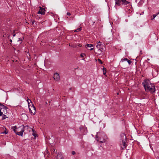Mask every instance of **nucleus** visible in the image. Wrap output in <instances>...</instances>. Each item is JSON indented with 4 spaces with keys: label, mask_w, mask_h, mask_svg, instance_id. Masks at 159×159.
Masks as SVG:
<instances>
[{
    "label": "nucleus",
    "mask_w": 159,
    "mask_h": 159,
    "mask_svg": "<svg viewBox=\"0 0 159 159\" xmlns=\"http://www.w3.org/2000/svg\"><path fill=\"white\" fill-rule=\"evenodd\" d=\"M142 84L146 91H149L151 93H153L155 92V86L151 83L149 80H145Z\"/></svg>",
    "instance_id": "f257e3e1"
},
{
    "label": "nucleus",
    "mask_w": 159,
    "mask_h": 159,
    "mask_svg": "<svg viewBox=\"0 0 159 159\" xmlns=\"http://www.w3.org/2000/svg\"><path fill=\"white\" fill-rule=\"evenodd\" d=\"M24 126H21L17 128V126L16 125L12 127L11 129L16 134L22 136L23 133L24 131Z\"/></svg>",
    "instance_id": "f03ea898"
},
{
    "label": "nucleus",
    "mask_w": 159,
    "mask_h": 159,
    "mask_svg": "<svg viewBox=\"0 0 159 159\" xmlns=\"http://www.w3.org/2000/svg\"><path fill=\"white\" fill-rule=\"evenodd\" d=\"M97 140L101 143H105L107 138V136L103 132L97 133L96 135Z\"/></svg>",
    "instance_id": "7ed1b4c3"
},
{
    "label": "nucleus",
    "mask_w": 159,
    "mask_h": 159,
    "mask_svg": "<svg viewBox=\"0 0 159 159\" xmlns=\"http://www.w3.org/2000/svg\"><path fill=\"white\" fill-rule=\"evenodd\" d=\"M115 5L118 6H121V5H126L129 3V2L126 0H115Z\"/></svg>",
    "instance_id": "20e7f679"
},
{
    "label": "nucleus",
    "mask_w": 159,
    "mask_h": 159,
    "mask_svg": "<svg viewBox=\"0 0 159 159\" xmlns=\"http://www.w3.org/2000/svg\"><path fill=\"white\" fill-rule=\"evenodd\" d=\"M120 136L121 137V139L122 140V143L121 147L122 149H124L126 147V137L124 133H122L120 134Z\"/></svg>",
    "instance_id": "39448f33"
},
{
    "label": "nucleus",
    "mask_w": 159,
    "mask_h": 159,
    "mask_svg": "<svg viewBox=\"0 0 159 159\" xmlns=\"http://www.w3.org/2000/svg\"><path fill=\"white\" fill-rule=\"evenodd\" d=\"M7 107L5 106L4 105L0 104V116H2L3 113L6 114L7 113Z\"/></svg>",
    "instance_id": "423d86ee"
},
{
    "label": "nucleus",
    "mask_w": 159,
    "mask_h": 159,
    "mask_svg": "<svg viewBox=\"0 0 159 159\" xmlns=\"http://www.w3.org/2000/svg\"><path fill=\"white\" fill-rule=\"evenodd\" d=\"M29 108L30 112L33 114L34 115L36 111V109L34 104H32L31 106L29 107Z\"/></svg>",
    "instance_id": "0eeeda50"
},
{
    "label": "nucleus",
    "mask_w": 159,
    "mask_h": 159,
    "mask_svg": "<svg viewBox=\"0 0 159 159\" xmlns=\"http://www.w3.org/2000/svg\"><path fill=\"white\" fill-rule=\"evenodd\" d=\"M54 79L56 81H58L60 79V76L59 74L57 73H55L54 74Z\"/></svg>",
    "instance_id": "6e6552de"
},
{
    "label": "nucleus",
    "mask_w": 159,
    "mask_h": 159,
    "mask_svg": "<svg viewBox=\"0 0 159 159\" xmlns=\"http://www.w3.org/2000/svg\"><path fill=\"white\" fill-rule=\"evenodd\" d=\"M45 10L44 8L40 7L39 9L38 12V14H40L42 15H44L45 14Z\"/></svg>",
    "instance_id": "1a4fd4ad"
},
{
    "label": "nucleus",
    "mask_w": 159,
    "mask_h": 159,
    "mask_svg": "<svg viewBox=\"0 0 159 159\" xmlns=\"http://www.w3.org/2000/svg\"><path fill=\"white\" fill-rule=\"evenodd\" d=\"M56 159H63V157L61 153H58L57 157Z\"/></svg>",
    "instance_id": "9d476101"
},
{
    "label": "nucleus",
    "mask_w": 159,
    "mask_h": 159,
    "mask_svg": "<svg viewBox=\"0 0 159 159\" xmlns=\"http://www.w3.org/2000/svg\"><path fill=\"white\" fill-rule=\"evenodd\" d=\"M86 46L88 48H90L93 47H94V46L92 44H87L86 45Z\"/></svg>",
    "instance_id": "9b49d317"
},
{
    "label": "nucleus",
    "mask_w": 159,
    "mask_h": 159,
    "mask_svg": "<svg viewBox=\"0 0 159 159\" xmlns=\"http://www.w3.org/2000/svg\"><path fill=\"white\" fill-rule=\"evenodd\" d=\"M27 101L28 102V107L30 106V103H31L32 104H33L32 103V102L31 101V100L29 99H28L27 100Z\"/></svg>",
    "instance_id": "f8f14e48"
},
{
    "label": "nucleus",
    "mask_w": 159,
    "mask_h": 159,
    "mask_svg": "<svg viewBox=\"0 0 159 159\" xmlns=\"http://www.w3.org/2000/svg\"><path fill=\"white\" fill-rule=\"evenodd\" d=\"M128 60V59L126 58H125L124 59H121L120 61V62L121 63H123L124 61H127Z\"/></svg>",
    "instance_id": "ddd939ff"
},
{
    "label": "nucleus",
    "mask_w": 159,
    "mask_h": 159,
    "mask_svg": "<svg viewBox=\"0 0 159 159\" xmlns=\"http://www.w3.org/2000/svg\"><path fill=\"white\" fill-rule=\"evenodd\" d=\"M102 70H103V74L104 75H105L106 74V69L105 68H104Z\"/></svg>",
    "instance_id": "4468645a"
},
{
    "label": "nucleus",
    "mask_w": 159,
    "mask_h": 159,
    "mask_svg": "<svg viewBox=\"0 0 159 159\" xmlns=\"http://www.w3.org/2000/svg\"><path fill=\"white\" fill-rule=\"evenodd\" d=\"M102 45L101 44H98L96 46V47L98 48H100L101 47V46Z\"/></svg>",
    "instance_id": "2eb2a0df"
},
{
    "label": "nucleus",
    "mask_w": 159,
    "mask_h": 159,
    "mask_svg": "<svg viewBox=\"0 0 159 159\" xmlns=\"http://www.w3.org/2000/svg\"><path fill=\"white\" fill-rule=\"evenodd\" d=\"M159 14V12L157 14L153 15V18H152V20L154 19Z\"/></svg>",
    "instance_id": "dca6fc26"
},
{
    "label": "nucleus",
    "mask_w": 159,
    "mask_h": 159,
    "mask_svg": "<svg viewBox=\"0 0 159 159\" xmlns=\"http://www.w3.org/2000/svg\"><path fill=\"white\" fill-rule=\"evenodd\" d=\"M81 30V28H78L76 30H74V31L75 32H79Z\"/></svg>",
    "instance_id": "f3484780"
},
{
    "label": "nucleus",
    "mask_w": 159,
    "mask_h": 159,
    "mask_svg": "<svg viewBox=\"0 0 159 159\" xmlns=\"http://www.w3.org/2000/svg\"><path fill=\"white\" fill-rule=\"evenodd\" d=\"M32 131L33 132V134H32V135L35 137V136H36V134L35 133H34V132L35 131L33 129H32Z\"/></svg>",
    "instance_id": "a211bd4d"
},
{
    "label": "nucleus",
    "mask_w": 159,
    "mask_h": 159,
    "mask_svg": "<svg viewBox=\"0 0 159 159\" xmlns=\"http://www.w3.org/2000/svg\"><path fill=\"white\" fill-rule=\"evenodd\" d=\"M84 55H85L84 53H82L80 55V57L82 58H83Z\"/></svg>",
    "instance_id": "6ab92c4d"
},
{
    "label": "nucleus",
    "mask_w": 159,
    "mask_h": 159,
    "mask_svg": "<svg viewBox=\"0 0 159 159\" xmlns=\"http://www.w3.org/2000/svg\"><path fill=\"white\" fill-rule=\"evenodd\" d=\"M127 61L129 65H130L131 64V61L130 60H129L128 59V60H127Z\"/></svg>",
    "instance_id": "aec40b11"
},
{
    "label": "nucleus",
    "mask_w": 159,
    "mask_h": 159,
    "mask_svg": "<svg viewBox=\"0 0 159 159\" xmlns=\"http://www.w3.org/2000/svg\"><path fill=\"white\" fill-rule=\"evenodd\" d=\"M7 133H8V132L7 131H5V132H2L1 133V134H7Z\"/></svg>",
    "instance_id": "412c9836"
},
{
    "label": "nucleus",
    "mask_w": 159,
    "mask_h": 159,
    "mask_svg": "<svg viewBox=\"0 0 159 159\" xmlns=\"http://www.w3.org/2000/svg\"><path fill=\"white\" fill-rule=\"evenodd\" d=\"M98 61L99 62H100L101 64H102V61L100 59H98Z\"/></svg>",
    "instance_id": "4be33fe9"
},
{
    "label": "nucleus",
    "mask_w": 159,
    "mask_h": 159,
    "mask_svg": "<svg viewBox=\"0 0 159 159\" xmlns=\"http://www.w3.org/2000/svg\"><path fill=\"white\" fill-rule=\"evenodd\" d=\"M57 152V149H54V150L53 151V152L54 153L56 154Z\"/></svg>",
    "instance_id": "5701e85b"
},
{
    "label": "nucleus",
    "mask_w": 159,
    "mask_h": 159,
    "mask_svg": "<svg viewBox=\"0 0 159 159\" xmlns=\"http://www.w3.org/2000/svg\"><path fill=\"white\" fill-rule=\"evenodd\" d=\"M3 115H4V116L2 117V119H5L6 118L5 117V116H6L4 114H3Z\"/></svg>",
    "instance_id": "b1692460"
},
{
    "label": "nucleus",
    "mask_w": 159,
    "mask_h": 159,
    "mask_svg": "<svg viewBox=\"0 0 159 159\" xmlns=\"http://www.w3.org/2000/svg\"><path fill=\"white\" fill-rule=\"evenodd\" d=\"M72 155H74L75 154V152L74 151H72Z\"/></svg>",
    "instance_id": "393cba45"
},
{
    "label": "nucleus",
    "mask_w": 159,
    "mask_h": 159,
    "mask_svg": "<svg viewBox=\"0 0 159 159\" xmlns=\"http://www.w3.org/2000/svg\"><path fill=\"white\" fill-rule=\"evenodd\" d=\"M23 39H19L18 40V41L19 42V41H21Z\"/></svg>",
    "instance_id": "a878e982"
},
{
    "label": "nucleus",
    "mask_w": 159,
    "mask_h": 159,
    "mask_svg": "<svg viewBox=\"0 0 159 159\" xmlns=\"http://www.w3.org/2000/svg\"><path fill=\"white\" fill-rule=\"evenodd\" d=\"M71 14L70 13V12H67V15L68 16H70V15Z\"/></svg>",
    "instance_id": "bb28decb"
},
{
    "label": "nucleus",
    "mask_w": 159,
    "mask_h": 159,
    "mask_svg": "<svg viewBox=\"0 0 159 159\" xmlns=\"http://www.w3.org/2000/svg\"><path fill=\"white\" fill-rule=\"evenodd\" d=\"M101 42L100 41L98 42L97 43V44H101Z\"/></svg>",
    "instance_id": "cd10ccee"
},
{
    "label": "nucleus",
    "mask_w": 159,
    "mask_h": 159,
    "mask_svg": "<svg viewBox=\"0 0 159 159\" xmlns=\"http://www.w3.org/2000/svg\"><path fill=\"white\" fill-rule=\"evenodd\" d=\"M82 128H83V127L82 126H80L79 128V129H80V130H81V129H82Z\"/></svg>",
    "instance_id": "c85d7f7f"
},
{
    "label": "nucleus",
    "mask_w": 159,
    "mask_h": 159,
    "mask_svg": "<svg viewBox=\"0 0 159 159\" xmlns=\"http://www.w3.org/2000/svg\"><path fill=\"white\" fill-rule=\"evenodd\" d=\"M35 22V21H33L32 22V25H33L34 23V22Z\"/></svg>",
    "instance_id": "c756f323"
},
{
    "label": "nucleus",
    "mask_w": 159,
    "mask_h": 159,
    "mask_svg": "<svg viewBox=\"0 0 159 159\" xmlns=\"http://www.w3.org/2000/svg\"><path fill=\"white\" fill-rule=\"evenodd\" d=\"M10 41L11 42H12V40L11 39H10Z\"/></svg>",
    "instance_id": "7c9ffc66"
},
{
    "label": "nucleus",
    "mask_w": 159,
    "mask_h": 159,
    "mask_svg": "<svg viewBox=\"0 0 159 159\" xmlns=\"http://www.w3.org/2000/svg\"><path fill=\"white\" fill-rule=\"evenodd\" d=\"M93 48H91L90 49V50H93Z\"/></svg>",
    "instance_id": "2f4dec72"
},
{
    "label": "nucleus",
    "mask_w": 159,
    "mask_h": 159,
    "mask_svg": "<svg viewBox=\"0 0 159 159\" xmlns=\"http://www.w3.org/2000/svg\"><path fill=\"white\" fill-rule=\"evenodd\" d=\"M79 47H81V45H80V44L79 45Z\"/></svg>",
    "instance_id": "473e14b6"
},
{
    "label": "nucleus",
    "mask_w": 159,
    "mask_h": 159,
    "mask_svg": "<svg viewBox=\"0 0 159 159\" xmlns=\"http://www.w3.org/2000/svg\"><path fill=\"white\" fill-rule=\"evenodd\" d=\"M15 34H14V35H13V36H15Z\"/></svg>",
    "instance_id": "72a5a7b5"
},
{
    "label": "nucleus",
    "mask_w": 159,
    "mask_h": 159,
    "mask_svg": "<svg viewBox=\"0 0 159 159\" xmlns=\"http://www.w3.org/2000/svg\"><path fill=\"white\" fill-rule=\"evenodd\" d=\"M71 89H72L71 88H70V90H71Z\"/></svg>",
    "instance_id": "f704fd0d"
},
{
    "label": "nucleus",
    "mask_w": 159,
    "mask_h": 159,
    "mask_svg": "<svg viewBox=\"0 0 159 159\" xmlns=\"http://www.w3.org/2000/svg\"><path fill=\"white\" fill-rule=\"evenodd\" d=\"M117 95H118V94H119V93H117Z\"/></svg>",
    "instance_id": "c9c22d12"
}]
</instances>
